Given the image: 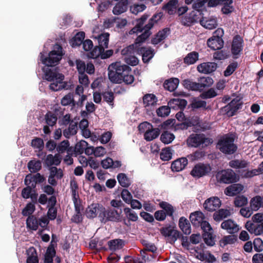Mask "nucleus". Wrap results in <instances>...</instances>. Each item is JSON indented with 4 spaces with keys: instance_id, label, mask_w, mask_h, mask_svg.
<instances>
[{
    "instance_id": "nucleus-39",
    "label": "nucleus",
    "mask_w": 263,
    "mask_h": 263,
    "mask_svg": "<svg viewBox=\"0 0 263 263\" xmlns=\"http://www.w3.org/2000/svg\"><path fill=\"white\" fill-rule=\"evenodd\" d=\"M160 134V130L159 128H151L148 131H146L144 134V139L148 141L153 140L156 138Z\"/></svg>"
},
{
    "instance_id": "nucleus-17",
    "label": "nucleus",
    "mask_w": 263,
    "mask_h": 263,
    "mask_svg": "<svg viewBox=\"0 0 263 263\" xmlns=\"http://www.w3.org/2000/svg\"><path fill=\"white\" fill-rule=\"evenodd\" d=\"M157 102V98L153 94L145 95L143 98L144 106L147 110L154 109Z\"/></svg>"
},
{
    "instance_id": "nucleus-26",
    "label": "nucleus",
    "mask_w": 263,
    "mask_h": 263,
    "mask_svg": "<svg viewBox=\"0 0 263 263\" xmlns=\"http://www.w3.org/2000/svg\"><path fill=\"white\" fill-rule=\"evenodd\" d=\"M62 158L59 154L52 155L49 154L47 156L45 162L47 166L59 165L61 162Z\"/></svg>"
},
{
    "instance_id": "nucleus-60",
    "label": "nucleus",
    "mask_w": 263,
    "mask_h": 263,
    "mask_svg": "<svg viewBox=\"0 0 263 263\" xmlns=\"http://www.w3.org/2000/svg\"><path fill=\"white\" fill-rule=\"evenodd\" d=\"M170 108L168 105L161 106L157 110V115L161 117L167 116L170 113Z\"/></svg>"
},
{
    "instance_id": "nucleus-34",
    "label": "nucleus",
    "mask_w": 263,
    "mask_h": 263,
    "mask_svg": "<svg viewBox=\"0 0 263 263\" xmlns=\"http://www.w3.org/2000/svg\"><path fill=\"white\" fill-rule=\"evenodd\" d=\"M233 0H222L220 5H222L221 11L223 14H228L234 11L232 6Z\"/></svg>"
},
{
    "instance_id": "nucleus-11",
    "label": "nucleus",
    "mask_w": 263,
    "mask_h": 263,
    "mask_svg": "<svg viewBox=\"0 0 263 263\" xmlns=\"http://www.w3.org/2000/svg\"><path fill=\"white\" fill-rule=\"evenodd\" d=\"M141 44H138V47L136 49V54L142 55L143 62H148L154 56L153 50L148 48L141 47Z\"/></svg>"
},
{
    "instance_id": "nucleus-25",
    "label": "nucleus",
    "mask_w": 263,
    "mask_h": 263,
    "mask_svg": "<svg viewBox=\"0 0 263 263\" xmlns=\"http://www.w3.org/2000/svg\"><path fill=\"white\" fill-rule=\"evenodd\" d=\"M204 215L200 211H197L192 213L190 215V219L193 224L195 227H198L204 220Z\"/></svg>"
},
{
    "instance_id": "nucleus-33",
    "label": "nucleus",
    "mask_w": 263,
    "mask_h": 263,
    "mask_svg": "<svg viewBox=\"0 0 263 263\" xmlns=\"http://www.w3.org/2000/svg\"><path fill=\"white\" fill-rule=\"evenodd\" d=\"M231 212L227 209H221L215 212L213 214V218L215 221H219L231 215Z\"/></svg>"
},
{
    "instance_id": "nucleus-45",
    "label": "nucleus",
    "mask_w": 263,
    "mask_h": 263,
    "mask_svg": "<svg viewBox=\"0 0 263 263\" xmlns=\"http://www.w3.org/2000/svg\"><path fill=\"white\" fill-rule=\"evenodd\" d=\"M117 179L119 184L123 187H128L130 181L126 175L124 173H120L117 176Z\"/></svg>"
},
{
    "instance_id": "nucleus-8",
    "label": "nucleus",
    "mask_w": 263,
    "mask_h": 263,
    "mask_svg": "<svg viewBox=\"0 0 263 263\" xmlns=\"http://www.w3.org/2000/svg\"><path fill=\"white\" fill-rule=\"evenodd\" d=\"M149 34L147 32H146L142 35H138L135 40V43L123 48L121 50V54L126 57L136 54V49L138 47V44L145 42L149 37Z\"/></svg>"
},
{
    "instance_id": "nucleus-62",
    "label": "nucleus",
    "mask_w": 263,
    "mask_h": 263,
    "mask_svg": "<svg viewBox=\"0 0 263 263\" xmlns=\"http://www.w3.org/2000/svg\"><path fill=\"white\" fill-rule=\"evenodd\" d=\"M134 77L133 75L129 74V69L127 70V73H124L121 83L124 82L125 84L129 85L132 84L134 81Z\"/></svg>"
},
{
    "instance_id": "nucleus-35",
    "label": "nucleus",
    "mask_w": 263,
    "mask_h": 263,
    "mask_svg": "<svg viewBox=\"0 0 263 263\" xmlns=\"http://www.w3.org/2000/svg\"><path fill=\"white\" fill-rule=\"evenodd\" d=\"M229 165L234 169L246 168L248 166V162L245 160L234 159L229 162Z\"/></svg>"
},
{
    "instance_id": "nucleus-20",
    "label": "nucleus",
    "mask_w": 263,
    "mask_h": 263,
    "mask_svg": "<svg viewBox=\"0 0 263 263\" xmlns=\"http://www.w3.org/2000/svg\"><path fill=\"white\" fill-rule=\"evenodd\" d=\"M26 263H39V258L36 249L31 247L26 251Z\"/></svg>"
},
{
    "instance_id": "nucleus-47",
    "label": "nucleus",
    "mask_w": 263,
    "mask_h": 263,
    "mask_svg": "<svg viewBox=\"0 0 263 263\" xmlns=\"http://www.w3.org/2000/svg\"><path fill=\"white\" fill-rule=\"evenodd\" d=\"M203 238L205 243L209 246H213L215 244L214 237L213 231H210L203 234Z\"/></svg>"
},
{
    "instance_id": "nucleus-37",
    "label": "nucleus",
    "mask_w": 263,
    "mask_h": 263,
    "mask_svg": "<svg viewBox=\"0 0 263 263\" xmlns=\"http://www.w3.org/2000/svg\"><path fill=\"white\" fill-rule=\"evenodd\" d=\"M28 168L31 173H36L42 168V162L35 159L30 161L28 163Z\"/></svg>"
},
{
    "instance_id": "nucleus-27",
    "label": "nucleus",
    "mask_w": 263,
    "mask_h": 263,
    "mask_svg": "<svg viewBox=\"0 0 263 263\" xmlns=\"http://www.w3.org/2000/svg\"><path fill=\"white\" fill-rule=\"evenodd\" d=\"M250 206L254 211L263 207V196H256L252 198L250 200Z\"/></svg>"
},
{
    "instance_id": "nucleus-28",
    "label": "nucleus",
    "mask_w": 263,
    "mask_h": 263,
    "mask_svg": "<svg viewBox=\"0 0 263 263\" xmlns=\"http://www.w3.org/2000/svg\"><path fill=\"white\" fill-rule=\"evenodd\" d=\"M179 83V80L178 78H173L166 80L163 84L165 89L170 91H173L175 90Z\"/></svg>"
},
{
    "instance_id": "nucleus-50",
    "label": "nucleus",
    "mask_w": 263,
    "mask_h": 263,
    "mask_svg": "<svg viewBox=\"0 0 263 263\" xmlns=\"http://www.w3.org/2000/svg\"><path fill=\"white\" fill-rule=\"evenodd\" d=\"M159 204L160 206L165 211L166 215L173 216L174 209L171 204L164 201L160 202Z\"/></svg>"
},
{
    "instance_id": "nucleus-56",
    "label": "nucleus",
    "mask_w": 263,
    "mask_h": 263,
    "mask_svg": "<svg viewBox=\"0 0 263 263\" xmlns=\"http://www.w3.org/2000/svg\"><path fill=\"white\" fill-rule=\"evenodd\" d=\"M206 2L205 0H196L194 2L192 8L194 10L198 12L202 11L205 9V4Z\"/></svg>"
},
{
    "instance_id": "nucleus-46",
    "label": "nucleus",
    "mask_w": 263,
    "mask_h": 263,
    "mask_svg": "<svg viewBox=\"0 0 263 263\" xmlns=\"http://www.w3.org/2000/svg\"><path fill=\"white\" fill-rule=\"evenodd\" d=\"M88 146V143L84 140H81L78 142L74 147V152L76 154H82L83 153L86 146Z\"/></svg>"
},
{
    "instance_id": "nucleus-12",
    "label": "nucleus",
    "mask_w": 263,
    "mask_h": 263,
    "mask_svg": "<svg viewBox=\"0 0 263 263\" xmlns=\"http://www.w3.org/2000/svg\"><path fill=\"white\" fill-rule=\"evenodd\" d=\"M221 204V201L219 198L217 197H212L205 201L203 206L207 211L212 212L218 209Z\"/></svg>"
},
{
    "instance_id": "nucleus-29",
    "label": "nucleus",
    "mask_w": 263,
    "mask_h": 263,
    "mask_svg": "<svg viewBox=\"0 0 263 263\" xmlns=\"http://www.w3.org/2000/svg\"><path fill=\"white\" fill-rule=\"evenodd\" d=\"M169 32L170 30L168 28H165L161 31H159L152 39V43L155 45L159 44L167 37Z\"/></svg>"
},
{
    "instance_id": "nucleus-14",
    "label": "nucleus",
    "mask_w": 263,
    "mask_h": 263,
    "mask_svg": "<svg viewBox=\"0 0 263 263\" xmlns=\"http://www.w3.org/2000/svg\"><path fill=\"white\" fill-rule=\"evenodd\" d=\"M243 39L239 35H235L233 39L231 51L234 55H237L242 50Z\"/></svg>"
},
{
    "instance_id": "nucleus-1",
    "label": "nucleus",
    "mask_w": 263,
    "mask_h": 263,
    "mask_svg": "<svg viewBox=\"0 0 263 263\" xmlns=\"http://www.w3.org/2000/svg\"><path fill=\"white\" fill-rule=\"evenodd\" d=\"M40 59L45 66L43 70L44 72V78L51 82L49 85L51 90L57 91L67 88V84L64 82V76L58 72L56 69H51L50 67L57 65L62 57V47L59 44L54 46L53 50L50 52L48 57L44 58L42 53H40Z\"/></svg>"
},
{
    "instance_id": "nucleus-51",
    "label": "nucleus",
    "mask_w": 263,
    "mask_h": 263,
    "mask_svg": "<svg viewBox=\"0 0 263 263\" xmlns=\"http://www.w3.org/2000/svg\"><path fill=\"white\" fill-rule=\"evenodd\" d=\"M199 124V119L198 117H194L191 118H187L186 121L183 123V128H187L189 127L197 125Z\"/></svg>"
},
{
    "instance_id": "nucleus-13",
    "label": "nucleus",
    "mask_w": 263,
    "mask_h": 263,
    "mask_svg": "<svg viewBox=\"0 0 263 263\" xmlns=\"http://www.w3.org/2000/svg\"><path fill=\"white\" fill-rule=\"evenodd\" d=\"M104 210V206L98 203H92L88 206L86 211V216L89 218L96 217L98 215L99 216L100 213Z\"/></svg>"
},
{
    "instance_id": "nucleus-52",
    "label": "nucleus",
    "mask_w": 263,
    "mask_h": 263,
    "mask_svg": "<svg viewBox=\"0 0 263 263\" xmlns=\"http://www.w3.org/2000/svg\"><path fill=\"white\" fill-rule=\"evenodd\" d=\"M218 95L219 93L216 91L214 88H211L201 93L200 97L203 99H208L214 98Z\"/></svg>"
},
{
    "instance_id": "nucleus-40",
    "label": "nucleus",
    "mask_w": 263,
    "mask_h": 263,
    "mask_svg": "<svg viewBox=\"0 0 263 263\" xmlns=\"http://www.w3.org/2000/svg\"><path fill=\"white\" fill-rule=\"evenodd\" d=\"M27 227L35 231L39 227L38 219L33 215L29 216L26 220Z\"/></svg>"
},
{
    "instance_id": "nucleus-9",
    "label": "nucleus",
    "mask_w": 263,
    "mask_h": 263,
    "mask_svg": "<svg viewBox=\"0 0 263 263\" xmlns=\"http://www.w3.org/2000/svg\"><path fill=\"white\" fill-rule=\"evenodd\" d=\"M242 102L239 97L233 99L230 103L224 107V110L229 116H232L242 107Z\"/></svg>"
},
{
    "instance_id": "nucleus-3",
    "label": "nucleus",
    "mask_w": 263,
    "mask_h": 263,
    "mask_svg": "<svg viewBox=\"0 0 263 263\" xmlns=\"http://www.w3.org/2000/svg\"><path fill=\"white\" fill-rule=\"evenodd\" d=\"M160 16L158 15H154L148 21L147 24L144 26V24L147 18V16L143 15L140 18L137 20L136 26L130 31V34L136 33L138 34L141 33L139 35H143L145 32H148L149 36L152 34L150 30L152 28L154 24L160 18Z\"/></svg>"
},
{
    "instance_id": "nucleus-54",
    "label": "nucleus",
    "mask_w": 263,
    "mask_h": 263,
    "mask_svg": "<svg viewBox=\"0 0 263 263\" xmlns=\"http://www.w3.org/2000/svg\"><path fill=\"white\" fill-rule=\"evenodd\" d=\"M172 150L170 147L163 148L160 153V158L163 161H168L172 158Z\"/></svg>"
},
{
    "instance_id": "nucleus-32",
    "label": "nucleus",
    "mask_w": 263,
    "mask_h": 263,
    "mask_svg": "<svg viewBox=\"0 0 263 263\" xmlns=\"http://www.w3.org/2000/svg\"><path fill=\"white\" fill-rule=\"evenodd\" d=\"M179 226L185 234L189 235L191 233V229L190 223L185 218L181 217L179 219Z\"/></svg>"
},
{
    "instance_id": "nucleus-38",
    "label": "nucleus",
    "mask_w": 263,
    "mask_h": 263,
    "mask_svg": "<svg viewBox=\"0 0 263 263\" xmlns=\"http://www.w3.org/2000/svg\"><path fill=\"white\" fill-rule=\"evenodd\" d=\"M85 38V33L83 32H80L76 34L71 41V46L73 47L79 46L84 42Z\"/></svg>"
},
{
    "instance_id": "nucleus-31",
    "label": "nucleus",
    "mask_w": 263,
    "mask_h": 263,
    "mask_svg": "<svg viewBox=\"0 0 263 263\" xmlns=\"http://www.w3.org/2000/svg\"><path fill=\"white\" fill-rule=\"evenodd\" d=\"M186 104V101L184 99H172L168 102V105L170 107L173 109L184 108Z\"/></svg>"
},
{
    "instance_id": "nucleus-30",
    "label": "nucleus",
    "mask_w": 263,
    "mask_h": 263,
    "mask_svg": "<svg viewBox=\"0 0 263 263\" xmlns=\"http://www.w3.org/2000/svg\"><path fill=\"white\" fill-rule=\"evenodd\" d=\"M109 34L108 33H103L98 35L96 38L97 39L99 46L105 49L108 47L109 42Z\"/></svg>"
},
{
    "instance_id": "nucleus-23",
    "label": "nucleus",
    "mask_w": 263,
    "mask_h": 263,
    "mask_svg": "<svg viewBox=\"0 0 263 263\" xmlns=\"http://www.w3.org/2000/svg\"><path fill=\"white\" fill-rule=\"evenodd\" d=\"M200 23L203 27L209 29L215 28L217 26L216 18L213 17L202 18L200 20Z\"/></svg>"
},
{
    "instance_id": "nucleus-48",
    "label": "nucleus",
    "mask_w": 263,
    "mask_h": 263,
    "mask_svg": "<svg viewBox=\"0 0 263 263\" xmlns=\"http://www.w3.org/2000/svg\"><path fill=\"white\" fill-rule=\"evenodd\" d=\"M174 138L175 136L174 134L167 131L163 133L160 137L161 141L164 144H169L171 143Z\"/></svg>"
},
{
    "instance_id": "nucleus-22",
    "label": "nucleus",
    "mask_w": 263,
    "mask_h": 263,
    "mask_svg": "<svg viewBox=\"0 0 263 263\" xmlns=\"http://www.w3.org/2000/svg\"><path fill=\"white\" fill-rule=\"evenodd\" d=\"M207 44L209 47L213 50L221 49L223 46V41L219 38L212 36L208 40Z\"/></svg>"
},
{
    "instance_id": "nucleus-59",
    "label": "nucleus",
    "mask_w": 263,
    "mask_h": 263,
    "mask_svg": "<svg viewBox=\"0 0 263 263\" xmlns=\"http://www.w3.org/2000/svg\"><path fill=\"white\" fill-rule=\"evenodd\" d=\"M127 218L130 221H136L138 219L137 214L129 208H125L124 210Z\"/></svg>"
},
{
    "instance_id": "nucleus-63",
    "label": "nucleus",
    "mask_w": 263,
    "mask_h": 263,
    "mask_svg": "<svg viewBox=\"0 0 263 263\" xmlns=\"http://www.w3.org/2000/svg\"><path fill=\"white\" fill-rule=\"evenodd\" d=\"M248 202L247 198L243 196H237L234 200V204L236 206L241 207L246 205Z\"/></svg>"
},
{
    "instance_id": "nucleus-43",
    "label": "nucleus",
    "mask_w": 263,
    "mask_h": 263,
    "mask_svg": "<svg viewBox=\"0 0 263 263\" xmlns=\"http://www.w3.org/2000/svg\"><path fill=\"white\" fill-rule=\"evenodd\" d=\"M161 233L164 236H172L173 240L175 241L177 239L178 233L176 231L171 229L169 228H163L160 230Z\"/></svg>"
},
{
    "instance_id": "nucleus-44",
    "label": "nucleus",
    "mask_w": 263,
    "mask_h": 263,
    "mask_svg": "<svg viewBox=\"0 0 263 263\" xmlns=\"http://www.w3.org/2000/svg\"><path fill=\"white\" fill-rule=\"evenodd\" d=\"M198 59V53L195 51L191 52L184 58V62L187 65L194 64Z\"/></svg>"
},
{
    "instance_id": "nucleus-61",
    "label": "nucleus",
    "mask_w": 263,
    "mask_h": 263,
    "mask_svg": "<svg viewBox=\"0 0 263 263\" xmlns=\"http://www.w3.org/2000/svg\"><path fill=\"white\" fill-rule=\"evenodd\" d=\"M35 210V205L31 202L28 203L22 211V214L24 216L31 215Z\"/></svg>"
},
{
    "instance_id": "nucleus-24",
    "label": "nucleus",
    "mask_w": 263,
    "mask_h": 263,
    "mask_svg": "<svg viewBox=\"0 0 263 263\" xmlns=\"http://www.w3.org/2000/svg\"><path fill=\"white\" fill-rule=\"evenodd\" d=\"M183 85L186 88L194 91L201 90L204 88V86L201 85L200 83L193 82L189 79L183 81Z\"/></svg>"
},
{
    "instance_id": "nucleus-64",
    "label": "nucleus",
    "mask_w": 263,
    "mask_h": 263,
    "mask_svg": "<svg viewBox=\"0 0 263 263\" xmlns=\"http://www.w3.org/2000/svg\"><path fill=\"white\" fill-rule=\"evenodd\" d=\"M31 146L39 151L41 150L44 146L43 140L40 138H36L32 140Z\"/></svg>"
},
{
    "instance_id": "nucleus-57",
    "label": "nucleus",
    "mask_w": 263,
    "mask_h": 263,
    "mask_svg": "<svg viewBox=\"0 0 263 263\" xmlns=\"http://www.w3.org/2000/svg\"><path fill=\"white\" fill-rule=\"evenodd\" d=\"M45 120L47 124L49 126H53L57 122V117L51 112H48L45 116Z\"/></svg>"
},
{
    "instance_id": "nucleus-41",
    "label": "nucleus",
    "mask_w": 263,
    "mask_h": 263,
    "mask_svg": "<svg viewBox=\"0 0 263 263\" xmlns=\"http://www.w3.org/2000/svg\"><path fill=\"white\" fill-rule=\"evenodd\" d=\"M178 3V0H171L164 6L163 9L167 11L169 14H173L176 12Z\"/></svg>"
},
{
    "instance_id": "nucleus-2",
    "label": "nucleus",
    "mask_w": 263,
    "mask_h": 263,
    "mask_svg": "<svg viewBox=\"0 0 263 263\" xmlns=\"http://www.w3.org/2000/svg\"><path fill=\"white\" fill-rule=\"evenodd\" d=\"M235 138V135L232 133L223 135L217 142L218 148L224 154H233L237 149V146L234 143Z\"/></svg>"
},
{
    "instance_id": "nucleus-36",
    "label": "nucleus",
    "mask_w": 263,
    "mask_h": 263,
    "mask_svg": "<svg viewBox=\"0 0 263 263\" xmlns=\"http://www.w3.org/2000/svg\"><path fill=\"white\" fill-rule=\"evenodd\" d=\"M108 246L109 250L115 251L123 247L124 241L120 239L111 240L108 242Z\"/></svg>"
},
{
    "instance_id": "nucleus-4",
    "label": "nucleus",
    "mask_w": 263,
    "mask_h": 263,
    "mask_svg": "<svg viewBox=\"0 0 263 263\" xmlns=\"http://www.w3.org/2000/svg\"><path fill=\"white\" fill-rule=\"evenodd\" d=\"M129 67L122 65L120 62H116L110 64L108 68V78L110 81L115 83H121L124 73H127Z\"/></svg>"
},
{
    "instance_id": "nucleus-5",
    "label": "nucleus",
    "mask_w": 263,
    "mask_h": 263,
    "mask_svg": "<svg viewBox=\"0 0 263 263\" xmlns=\"http://www.w3.org/2000/svg\"><path fill=\"white\" fill-rule=\"evenodd\" d=\"M122 210H116L115 209L108 208L104 210L99 214V218L102 222L106 223L107 221L119 222L122 220Z\"/></svg>"
},
{
    "instance_id": "nucleus-58",
    "label": "nucleus",
    "mask_w": 263,
    "mask_h": 263,
    "mask_svg": "<svg viewBox=\"0 0 263 263\" xmlns=\"http://www.w3.org/2000/svg\"><path fill=\"white\" fill-rule=\"evenodd\" d=\"M104 49L99 46H96L89 53V57L92 59H96L99 56L101 57L102 53Z\"/></svg>"
},
{
    "instance_id": "nucleus-19",
    "label": "nucleus",
    "mask_w": 263,
    "mask_h": 263,
    "mask_svg": "<svg viewBox=\"0 0 263 263\" xmlns=\"http://www.w3.org/2000/svg\"><path fill=\"white\" fill-rule=\"evenodd\" d=\"M217 68V64L214 62L203 63L197 66L199 72L210 73L214 71Z\"/></svg>"
},
{
    "instance_id": "nucleus-42",
    "label": "nucleus",
    "mask_w": 263,
    "mask_h": 263,
    "mask_svg": "<svg viewBox=\"0 0 263 263\" xmlns=\"http://www.w3.org/2000/svg\"><path fill=\"white\" fill-rule=\"evenodd\" d=\"M71 149L72 148L69 147V143L68 140L63 141L57 146V151L59 153L67 152L68 154H70Z\"/></svg>"
},
{
    "instance_id": "nucleus-6",
    "label": "nucleus",
    "mask_w": 263,
    "mask_h": 263,
    "mask_svg": "<svg viewBox=\"0 0 263 263\" xmlns=\"http://www.w3.org/2000/svg\"><path fill=\"white\" fill-rule=\"evenodd\" d=\"M216 177L218 182L226 184L236 182L238 180L237 175L231 169L220 171L217 173Z\"/></svg>"
},
{
    "instance_id": "nucleus-10",
    "label": "nucleus",
    "mask_w": 263,
    "mask_h": 263,
    "mask_svg": "<svg viewBox=\"0 0 263 263\" xmlns=\"http://www.w3.org/2000/svg\"><path fill=\"white\" fill-rule=\"evenodd\" d=\"M211 171L210 166L208 164L199 163L196 164L193 168L191 174L193 177L198 178L206 175Z\"/></svg>"
},
{
    "instance_id": "nucleus-53",
    "label": "nucleus",
    "mask_w": 263,
    "mask_h": 263,
    "mask_svg": "<svg viewBox=\"0 0 263 263\" xmlns=\"http://www.w3.org/2000/svg\"><path fill=\"white\" fill-rule=\"evenodd\" d=\"M50 176H51L57 179H60L63 176V171L61 168H58L55 166H52L49 169Z\"/></svg>"
},
{
    "instance_id": "nucleus-49",
    "label": "nucleus",
    "mask_w": 263,
    "mask_h": 263,
    "mask_svg": "<svg viewBox=\"0 0 263 263\" xmlns=\"http://www.w3.org/2000/svg\"><path fill=\"white\" fill-rule=\"evenodd\" d=\"M191 107L193 109L203 108L207 109L206 102L199 99H195L191 103Z\"/></svg>"
},
{
    "instance_id": "nucleus-21",
    "label": "nucleus",
    "mask_w": 263,
    "mask_h": 263,
    "mask_svg": "<svg viewBox=\"0 0 263 263\" xmlns=\"http://www.w3.org/2000/svg\"><path fill=\"white\" fill-rule=\"evenodd\" d=\"M187 163V159L185 157H182L173 162L171 168L174 172L181 171L185 168Z\"/></svg>"
},
{
    "instance_id": "nucleus-15",
    "label": "nucleus",
    "mask_w": 263,
    "mask_h": 263,
    "mask_svg": "<svg viewBox=\"0 0 263 263\" xmlns=\"http://www.w3.org/2000/svg\"><path fill=\"white\" fill-rule=\"evenodd\" d=\"M245 227L250 233L255 235H259L263 233V223L247 221Z\"/></svg>"
},
{
    "instance_id": "nucleus-16",
    "label": "nucleus",
    "mask_w": 263,
    "mask_h": 263,
    "mask_svg": "<svg viewBox=\"0 0 263 263\" xmlns=\"http://www.w3.org/2000/svg\"><path fill=\"white\" fill-rule=\"evenodd\" d=\"M221 228L230 234H234L239 230L238 225L231 219L223 221L221 224Z\"/></svg>"
},
{
    "instance_id": "nucleus-55",
    "label": "nucleus",
    "mask_w": 263,
    "mask_h": 263,
    "mask_svg": "<svg viewBox=\"0 0 263 263\" xmlns=\"http://www.w3.org/2000/svg\"><path fill=\"white\" fill-rule=\"evenodd\" d=\"M146 6L143 4H134L130 7V12L135 14H137L146 9Z\"/></svg>"
},
{
    "instance_id": "nucleus-7",
    "label": "nucleus",
    "mask_w": 263,
    "mask_h": 263,
    "mask_svg": "<svg viewBox=\"0 0 263 263\" xmlns=\"http://www.w3.org/2000/svg\"><path fill=\"white\" fill-rule=\"evenodd\" d=\"M212 143L211 139L203 134H192L187 139V144L191 147H197L201 145L207 146Z\"/></svg>"
},
{
    "instance_id": "nucleus-18",
    "label": "nucleus",
    "mask_w": 263,
    "mask_h": 263,
    "mask_svg": "<svg viewBox=\"0 0 263 263\" xmlns=\"http://www.w3.org/2000/svg\"><path fill=\"white\" fill-rule=\"evenodd\" d=\"M244 186L241 184L235 183L228 186L224 190V193L226 195L233 196L236 195L243 190Z\"/></svg>"
}]
</instances>
